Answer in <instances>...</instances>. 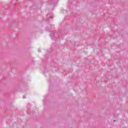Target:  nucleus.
<instances>
[{"instance_id":"1","label":"nucleus","mask_w":128,"mask_h":128,"mask_svg":"<svg viewBox=\"0 0 128 128\" xmlns=\"http://www.w3.org/2000/svg\"><path fill=\"white\" fill-rule=\"evenodd\" d=\"M51 15H52V16H50V18H53L54 16H52V14H51Z\"/></svg>"},{"instance_id":"2","label":"nucleus","mask_w":128,"mask_h":128,"mask_svg":"<svg viewBox=\"0 0 128 128\" xmlns=\"http://www.w3.org/2000/svg\"><path fill=\"white\" fill-rule=\"evenodd\" d=\"M23 98H26V96H23Z\"/></svg>"},{"instance_id":"3","label":"nucleus","mask_w":128,"mask_h":128,"mask_svg":"<svg viewBox=\"0 0 128 128\" xmlns=\"http://www.w3.org/2000/svg\"><path fill=\"white\" fill-rule=\"evenodd\" d=\"M15 2H16V0H15Z\"/></svg>"},{"instance_id":"4","label":"nucleus","mask_w":128,"mask_h":128,"mask_svg":"<svg viewBox=\"0 0 128 128\" xmlns=\"http://www.w3.org/2000/svg\"><path fill=\"white\" fill-rule=\"evenodd\" d=\"M47 16H48V14Z\"/></svg>"}]
</instances>
